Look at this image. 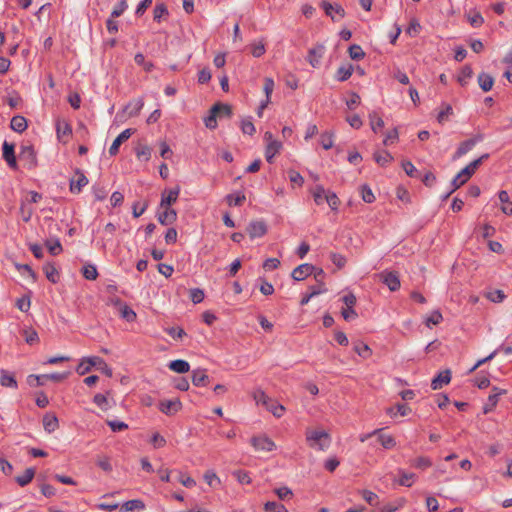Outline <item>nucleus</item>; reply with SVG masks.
<instances>
[{"label":"nucleus","instance_id":"20e7f679","mask_svg":"<svg viewBox=\"0 0 512 512\" xmlns=\"http://www.w3.org/2000/svg\"><path fill=\"white\" fill-rule=\"evenodd\" d=\"M489 158V154L486 153V154H483L482 156H480L479 158L473 160L471 163H469L465 168H463L459 173H458V178H463L464 181H468L473 175L474 173L476 172V170L478 169V167L485 161Z\"/></svg>","mask_w":512,"mask_h":512},{"label":"nucleus","instance_id":"774afa93","mask_svg":"<svg viewBox=\"0 0 512 512\" xmlns=\"http://www.w3.org/2000/svg\"><path fill=\"white\" fill-rule=\"evenodd\" d=\"M127 1L126 0H120V2L114 7L113 11L111 12L112 18L120 17L124 11L127 9Z\"/></svg>","mask_w":512,"mask_h":512},{"label":"nucleus","instance_id":"f8f14e48","mask_svg":"<svg viewBox=\"0 0 512 512\" xmlns=\"http://www.w3.org/2000/svg\"><path fill=\"white\" fill-rule=\"evenodd\" d=\"M321 7L325 11V14L329 16L333 21L336 20V17L334 14L338 15L339 19H342L345 17V10L344 8L339 4H331L327 1L321 2Z\"/></svg>","mask_w":512,"mask_h":512},{"label":"nucleus","instance_id":"f03ea898","mask_svg":"<svg viewBox=\"0 0 512 512\" xmlns=\"http://www.w3.org/2000/svg\"><path fill=\"white\" fill-rule=\"evenodd\" d=\"M264 139L267 142L265 149V158L268 163H273L274 157L278 154L282 148V143L278 140L273 139L271 132L267 131L264 134Z\"/></svg>","mask_w":512,"mask_h":512},{"label":"nucleus","instance_id":"052dcab7","mask_svg":"<svg viewBox=\"0 0 512 512\" xmlns=\"http://www.w3.org/2000/svg\"><path fill=\"white\" fill-rule=\"evenodd\" d=\"M312 194H313L314 201L317 205H320L323 203L325 190L322 185H316L315 188L313 189Z\"/></svg>","mask_w":512,"mask_h":512},{"label":"nucleus","instance_id":"393cba45","mask_svg":"<svg viewBox=\"0 0 512 512\" xmlns=\"http://www.w3.org/2000/svg\"><path fill=\"white\" fill-rule=\"evenodd\" d=\"M498 198L500 202L503 204L501 207V211L506 215L512 214V201L509 199L508 192L505 190H501L498 193Z\"/></svg>","mask_w":512,"mask_h":512},{"label":"nucleus","instance_id":"4c0bfd02","mask_svg":"<svg viewBox=\"0 0 512 512\" xmlns=\"http://www.w3.org/2000/svg\"><path fill=\"white\" fill-rule=\"evenodd\" d=\"M353 73V66L349 64L348 66H341L338 68L336 72V77L339 81H346L351 77Z\"/></svg>","mask_w":512,"mask_h":512},{"label":"nucleus","instance_id":"0eeeda50","mask_svg":"<svg viewBox=\"0 0 512 512\" xmlns=\"http://www.w3.org/2000/svg\"><path fill=\"white\" fill-rule=\"evenodd\" d=\"M484 136L483 134H477L474 137L465 140L460 143L459 147L457 148L453 159H458L465 155L467 152H469L478 142H481L483 140Z\"/></svg>","mask_w":512,"mask_h":512},{"label":"nucleus","instance_id":"0e129e2a","mask_svg":"<svg viewBox=\"0 0 512 512\" xmlns=\"http://www.w3.org/2000/svg\"><path fill=\"white\" fill-rule=\"evenodd\" d=\"M443 317L439 310H435L426 319L425 324L430 327L431 325H437L442 321Z\"/></svg>","mask_w":512,"mask_h":512},{"label":"nucleus","instance_id":"412c9836","mask_svg":"<svg viewBox=\"0 0 512 512\" xmlns=\"http://www.w3.org/2000/svg\"><path fill=\"white\" fill-rule=\"evenodd\" d=\"M451 381V372L450 370H445L439 373L431 382V388L433 390H439L443 387V385L449 384Z\"/></svg>","mask_w":512,"mask_h":512},{"label":"nucleus","instance_id":"e433bc0d","mask_svg":"<svg viewBox=\"0 0 512 512\" xmlns=\"http://www.w3.org/2000/svg\"><path fill=\"white\" fill-rule=\"evenodd\" d=\"M399 475H400V478L398 480V483H399V485L405 486V487H411L412 481L416 478V474L407 473L402 469H399Z\"/></svg>","mask_w":512,"mask_h":512},{"label":"nucleus","instance_id":"b1692460","mask_svg":"<svg viewBox=\"0 0 512 512\" xmlns=\"http://www.w3.org/2000/svg\"><path fill=\"white\" fill-rule=\"evenodd\" d=\"M145 509V504L140 499H133L126 501L122 507L121 512H129V511H142Z\"/></svg>","mask_w":512,"mask_h":512},{"label":"nucleus","instance_id":"4468645a","mask_svg":"<svg viewBox=\"0 0 512 512\" xmlns=\"http://www.w3.org/2000/svg\"><path fill=\"white\" fill-rule=\"evenodd\" d=\"M383 431V428L375 429L372 431V434H376L378 442L384 449L389 450L394 448L396 446L395 438L390 434L384 433Z\"/></svg>","mask_w":512,"mask_h":512},{"label":"nucleus","instance_id":"79ce46f5","mask_svg":"<svg viewBox=\"0 0 512 512\" xmlns=\"http://www.w3.org/2000/svg\"><path fill=\"white\" fill-rule=\"evenodd\" d=\"M473 75V70L470 65H464L458 75V82L464 86L467 83V80L470 79Z\"/></svg>","mask_w":512,"mask_h":512},{"label":"nucleus","instance_id":"c756f323","mask_svg":"<svg viewBox=\"0 0 512 512\" xmlns=\"http://www.w3.org/2000/svg\"><path fill=\"white\" fill-rule=\"evenodd\" d=\"M219 106H212L210 109V114L204 119L205 126L208 129H216L217 127V118L219 114Z\"/></svg>","mask_w":512,"mask_h":512},{"label":"nucleus","instance_id":"338daca9","mask_svg":"<svg viewBox=\"0 0 512 512\" xmlns=\"http://www.w3.org/2000/svg\"><path fill=\"white\" fill-rule=\"evenodd\" d=\"M204 292L199 288H194L190 290V299L194 304L201 303L204 300Z\"/></svg>","mask_w":512,"mask_h":512},{"label":"nucleus","instance_id":"f704fd0d","mask_svg":"<svg viewBox=\"0 0 512 512\" xmlns=\"http://www.w3.org/2000/svg\"><path fill=\"white\" fill-rule=\"evenodd\" d=\"M370 126L373 132L377 133L379 129L384 127L383 119L378 116L375 111L369 113Z\"/></svg>","mask_w":512,"mask_h":512},{"label":"nucleus","instance_id":"8fccbe9b","mask_svg":"<svg viewBox=\"0 0 512 512\" xmlns=\"http://www.w3.org/2000/svg\"><path fill=\"white\" fill-rule=\"evenodd\" d=\"M134 61L137 65L143 66L144 70L147 72H150L154 68L152 62L145 61V56L142 53H137L134 57Z\"/></svg>","mask_w":512,"mask_h":512},{"label":"nucleus","instance_id":"cd10ccee","mask_svg":"<svg viewBox=\"0 0 512 512\" xmlns=\"http://www.w3.org/2000/svg\"><path fill=\"white\" fill-rule=\"evenodd\" d=\"M143 106H144L143 99H141V98L135 99L126 105L125 111L128 112V115L130 117H134L140 113Z\"/></svg>","mask_w":512,"mask_h":512},{"label":"nucleus","instance_id":"c85d7f7f","mask_svg":"<svg viewBox=\"0 0 512 512\" xmlns=\"http://www.w3.org/2000/svg\"><path fill=\"white\" fill-rule=\"evenodd\" d=\"M35 473V468H27L24 471L23 475H19L15 478V481L18 483L19 486L24 487L33 480Z\"/></svg>","mask_w":512,"mask_h":512},{"label":"nucleus","instance_id":"a18cd8bd","mask_svg":"<svg viewBox=\"0 0 512 512\" xmlns=\"http://www.w3.org/2000/svg\"><path fill=\"white\" fill-rule=\"evenodd\" d=\"M82 274L84 278L87 280H96V278L98 277V271L96 267L92 264L83 266Z\"/></svg>","mask_w":512,"mask_h":512},{"label":"nucleus","instance_id":"69168bd1","mask_svg":"<svg viewBox=\"0 0 512 512\" xmlns=\"http://www.w3.org/2000/svg\"><path fill=\"white\" fill-rule=\"evenodd\" d=\"M227 203L229 206H240L242 205V203L245 201V195L243 194H238V195H233V194H229L227 197Z\"/></svg>","mask_w":512,"mask_h":512},{"label":"nucleus","instance_id":"9d476101","mask_svg":"<svg viewBox=\"0 0 512 512\" xmlns=\"http://www.w3.org/2000/svg\"><path fill=\"white\" fill-rule=\"evenodd\" d=\"M247 233L251 239L262 237L267 233V225L263 220H256L249 223Z\"/></svg>","mask_w":512,"mask_h":512},{"label":"nucleus","instance_id":"bf43d9fd","mask_svg":"<svg viewBox=\"0 0 512 512\" xmlns=\"http://www.w3.org/2000/svg\"><path fill=\"white\" fill-rule=\"evenodd\" d=\"M92 192L95 197V200H97V201H103L104 199H106L107 194H108L105 187L100 186V185H94L92 187Z\"/></svg>","mask_w":512,"mask_h":512},{"label":"nucleus","instance_id":"72a5a7b5","mask_svg":"<svg viewBox=\"0 0 512 512\" xmlns=\"http://www.w3.org/2000/svg\"><path fill=\"white\" fill-rule=\"evenodd\" d=\"M118 312L121 316V318H123L124 320H126L127 322H133L136 320V313L134 312V310H132V308H130L126 303H124L119 309H118Z\"/></svg>","mask_w":512,"mask_h":512},{"label":"nucleus","instance_id":"3c124183","mask_svg":"<svg viewBox=\"0 0 512 512\" xmlns=\"http://www.w3.org/2000/svg\"><path fill=\"white\" fill-rule=\"evenodd\" d=\"M136 156L138 159H143L145 161H148L151 157V149L147 145H139L136 148Z\"/></svg>","mask_w":512,"mask_h":512},{"label":"nucleus","instance_id":"2eb2a0df","mask_svg":"<svg viewBox=\"0 0 512 512\" xmlns=\"http://www.w3.org/2000/svg\"><path fill=\"white\" fill-rule=\"evenodd\" d=\"M505 393L506 390L494 387L493 393L488 396L487 402L483 406V413L488 414L489 412H491L496 407L499 401V397Z\"/></svg>","mask_w":512,"mask_h":512},{"label":"nucleus","instance_id":"f3484780","mask_svg":"<svg viewBox=\"0 0 512 512\" xmlns=\"http://www.w3.org/2000/svg\"><path fill=\"white\" fill-rule=\"evenodd\" d=\"M87 363L90 366L97 367L102 373L108 377H112V369L108 366L104 359L98 356L87 357Z\"/></svg>","mask_w":512,"mask_h":512},{"label":"nucleus","instance_id":"a878e982","mask_svg":"<svg viewBox=\"0 0 512 512\" xmlns=\"http://www.w3.org/2000/svg\"><path fill=\"white\" fill-rule=\"evenodd\" d=\"M27 126V120L23 116L16 115L11 119L10 127L15 132L22 133L27 129Z\"/></svg>","mask_w":512,"mask_h":512},{"label":"nucleus","instance_id":"58836bf2","mask_svg":"<svg viewBox=\"0 0 512 512\" xmlns=\"http://www.w3.org/2000/svg\"><path fill=\"white\" fill-rule=\"evenodd\" d=\"M253 398L254 400L256 401L257 404H262L264 405L265 407H268V405L270 404V402H272V399L269 398L266 393L261 390V389H256L254 392H253Z\"/></svg>","mask_w":512,"mask_h":512},{"label":"nucleus","instance_id":"c03bdc74","mask_svg":"<svg viewBox=\"0 0 512 512\" xmlns=\"http://www.w3.org/2000/svg\"><path fill=\"white\" fill-rule=\"evenodd\" d=\"M348 52H349V56L351 59L353 60H361L365 57V52L363 51V49L361 48V46L357 45V44H353L349 47L348 49Z\"/></svg>","mask_w":512,"mask_h":512},{"label":"nucleus","instance_id":"6ab92c4d","mask_svg":"<svg viewBox=\"0 0 512 512\" xmlns=\"http://www.w3.org/2000/svg\"><path fill=\"white\" fill-rule=\"evenodd\" d=\"M209 376L206 373V369L198 368L192 372V383L196 387H204L209 384Z\"/></svg>","mask_w":512,"mask_h":512},{"label":"nucleus","instance_id":"37998d69","mask_svg":"<svg viewBox=\"0 0 512 512\" xmlns=\"http://www.w3.org/2000/svg\"><path fill=\"white\" fill-rule=\"evenodd\" d=\"M452 114H453L452 106L450 104L443 103L442 109L437 115V121L440 124H443L447 120L448 116H450Z\"/></svg>","mask_w":512,"mask_h":512},{"label":"nucleus","instance_id":"5fc2aeb1","mask_svg":"<svg viewBox=\"0 0 512 512\" xmlns=\"http://www.w3.org/2000/svg\"><path fill=\"white\" fill-rule=\"evenodd\" d=\"M20 214L24 222H29L33 214V209L28 206L25 201H22L20 205Z\"/></svg>","mask_w":512,"mask_h":512},{"label":"nucleus","instance_id":"39448f33","mask_svg":"<svg viewBox=\"0 0 512 512\" xmlns=\"http://www.w3.org/2000/svg\"><path fill=\"white\" fill-rule=\"evenodd\" d=\"M251 444L257 451L270 452L276 447L275 443L266 435L254 436Z\"/></svg>","mask_w":512,"mask_h":512},{"label":"nucleus","instance_id":"2f4dec72","mask_svg":"<svg viewBox=\"0 0 512 512\" xmlns=\"http://www.w3.org/2000/svg\"><path fill=\"white\" fill-rule=\"evenodd\" d=\"M0 384L4 387L17 388V381L13 374L8 373L6 370H1Z\"/></svg>","mask_w":512,"mask_h":512},{"label":"nucleus","instance_id":"473e14b6","mask_svg":"<svg viewBox=\"0 0 512 512\" xmlns=\"http://www.w3.org/2000/svg\"><path fill=\"white\" fill-rule=\"evenodd\" d=\"M169 15V11L167 6L164 3L156 4L153 10V19L154 21L160 23L164 17Z\"/></svg>","mask_w":512,"mask_h":512},{"label":"nucleus","instance_id":"09e8293b","mask_svg":"<svg viewBox=\"0 0 512 512\" xmlns=\"http://www.w3.org/2000/svg\"><path fill=\"white\" fill-rule=\"evenodd\" d=\"M374 159L379 165L385 166L393 160V157L389 152L384 151L383 153H375Z\"/></svg>","mask_w":512,"mask_h":512},{"label":"nucleus","instance_id":"7ed1b4c3","mask_svg":"<svg viewBox=\"0 0 512 512\" xmlns=\"http://www.w3.org/2000/svg\"><path fill=\"white\" fill-rule=\"evenodd\" d=\"M379 278L390 291L395 292L400 289L401 282L398 272L385 270L379 274Z\"/></svg>","mask_w":512,"mask_h":512},{"label":"nucleus","instance_id":"e2e57ef3","mask_svg":"<svg viewBox=\"0 0 512 512\" xmlns=\"http://www.w3.org/2000/svg\"><path fill=\"white\" fill-rule=\"evenodd\" d=\"M487 298L494 303H500L506 298V295L502 290L496 289L492 292H489L487 294Z\"/></svg>","mask_w":512,"mask_h":512},{"label":"nucleus","instance_id":"de8ad7c7","mask_svg":"<svg viewBox=\"0 0 512 512\" xmlns=\"http://www.w3.org/2000/svg\"><path fill=\"white\" fill-rule=\"evenodd\" d=\"M363 499L371 506H376L378 504V495L370 490H362L360 491Z\"/></svg>","mask_w":512,"mask_h":512},{"label":"nucleus","instance_id":"9b49d317","mask_svg":"<svg viewBox=\"0 0 512 512\" xmlns=\"http://www.w3.org/2000/svg\"><path fill=\"white\" fill-rule=\"evenodd\" d=\"M181 408L182 403L178 398L173 400H162L159 403V410L168 416L176 414Z\"/></svg>","mask_w":512,"mask_h":512},{"label":"nucleus","instance_id":"7c9ffc66","mask_svg":"<svg viewBox=\"0 0 512 512\" xmlns=\"http://www.w3.org/2000/svg\"><path fill=\"white\" fill-rule=\"evenodd\" d=\"M43 271L46 275V278L52 282V283H57L58 280H59V273H58V270L56 269L55 265L53 263H46L44 266H43Z\"/></svg>","mask_w":512,"mask_h":512},{"label":"nucleus","instance_id":"dca6fc26","mask_svg":"<svg viewBox=\"0 0 512 512\" xmlns=\"http://www.w3.org/2000/svg\"><path fill=\"white\" fill-rule=\"evenodd\" d=\"M134 133V130L131 129V128H128V129H125L124 131H122L117 137L116 139L113 141L112 145L110 146L109 148V154L111 156H115L118 151H119V147L120 145L125 142L126 140H128L131 135Z\"/></svg>","mask_w":512,"mask_h":512},{"label":"nucleus","instance_id":"f257e3e1","mask_svg":"<svg viewBox=\"0 0 512 512\" xmlns=\"http://www.w3.org/2000/svg\"><path fill=\"white\" fill-rule=\"evenodd\" d=\"M305 436L307 444L311 448H317L318 450L324 451L331 444V437L329 433L323 430L307 429Z\"/></svg>","mask_w":512,"mask_h":512},{"label":"nucleus","instance_id":"1a4fd4ad","mask_svg":"<svg viewBox=\"0 0 512 512\" xmlns=\"http://www.w3.org/2000/svg\"><path fill=\"white\" fill-rule=\"evenodd\" d=\"M316 270V267L309 263H304L297 266L291 273V277L295 281H302L306 279L308 276L312 275V273Z\"/></svg>","mask_w":512,"mask_h":512},{"label":"nucleus","instance_id":"aec40b11","mask_svg":"<svg viewBox=\"0 0 512 512\" xmlns=\"http://www.w3.org/2000/svg\"><path fill=\"white\" fill-rule=\"evenodd\" d=\"M158 221L160 224L167 226L173 224L177 220V212L173 208H164V211L158 213Z\"/></svg>","mask_w":512,"mask_h":512},{"label":"nucleus","instance_id":"49530a36","mask_svg":"<svg viewBox=\"0 0 512 512\" xmlns=\"http://www.w3.org/2000/svg\"><path fill=\"white\" fill-rule=\"evenodd\" d=\"M320 144H321V146L325 150H328V149L332 148V146H333V133L329 132V131L323 132L320 135Z\"/></svg>","mask_w":512,"mask_h":512},{"label":"nucleus","instance_id":"bb28decb","mask_svg":"<svg viewBox=\"0 0 512 512\" xmlns=\"http://www.w3.org/2000/svg\"><path fill=\"white\" fill-rule=\"evenodd\" d=\"M168 367L179 374L187 373L190 370V365L187 361L182 359L173 360L169 363Z\"/></svg>","mask_w":512,"mask_h":512},{"label":"nucleus","instance_id":"4d7b16f0","mask_svg":"<svg viewBox=\"0 0 512 512\" xmlns=\"http://www.w3.org/2000/svg\"><path fill=\"white\" fill-rule=\"evenodd\" d=\"M265 512H288L284 505L277 502H267L264 506Z\"/></svg>","mask_w":512,"mask_h":512},{"label":"nucleus","instance_id":"423d86ee","mask_svg":"<svg viewBox=\"0 0 512 512\" xmlns=\"http://www.w3.org/2000/svg\"><path fill=\"white\" fill-rule=\"evenodd\" d=\"M19 158L25 162L28 169H33L37 166L36 152L31 145L21 147Z\"/></svg>","mask_w":512,"mask_h":512},{"label":"nucleus","instance_id":"13d9d810","mask_svg":"<svg viewBox=\"0 0 512 512\" xmlns=\"http://www.w3.org/2000/svg\"><path fill=\"white\" fill-rule=\"evenodd\" d=\"M402 167L409 177L418 178L420 176L418 170L415 168L411 161H403Z\"/></svg>","mask_w":512,"mask_h":512},{"label":"nucleus","instance_id":"680f3d73","mask_svg":"<svg viewBox=\"0 0 512 512\" xmlns=\"http://www.w3.org/2000/svg\"><path fill=\"white\" fill-rule=\"evenodd\" d=\"M14 148H15L14 144L4 141L3 146H2L4 160L15 157Z\"/></svg>","mask_w":512,"mask_h":512},{"label":"nucleus","instance_id":"4be33fe9","mask_svg":"<svg viewBox=\"0 0 512 512\" xmlns=\"http://www.w3.org/2000/svg\"><path fill=\"white\" fill-rule=\"evenodd\" d=\"M43 427L44 430L48 433L54 432L59 427L58 418L55 414H46L43 417Z\"/></svg>","mask_w":512,"mask_h":512},{"label":"nucleus","instance_id":"6e6552de","mask_svg":"<svg viewBox=\"0 0 512 512\" xmlns=\"http://www.w3.org/2000/svg\"><path fill=\"white\" fill-rule=\"evenodd\" d=\"M180 193V187L176 186L175 188L164 190L161 195V208H171V206L176 203L178 196Z\"/></svg>","mask_w":512,"mask_h":512},{"label":"nucleus","instance_id":"a211bd4d","mask_svg":"<svg viewBox=\"0 0 512 512\" xmlns=\"http://www.w3.org/2000/svg\"><path fill=\"white\" fill-rule=\"evenodd\" d=\"M75 174L78 176V178L77 180H70V191L72 193H80L82 187L88 184V179L80 169H76Z\"/></svg>","mask_w":512,"mask_h":512},{"label":"nucleus","instance_id":"c9c22d12","mask_svg":"<svg viewBox=\"0 0 512 512\" xmlns=\"http://www.w3.org/2000/svg\"><path fill=\"white\" fill-rule=\"evenodd\" d=\"M45 246L53 256L59 255L63 251L62 245L57 238L54 240H46Z\"/></svg>","mask_w":512,"mask_h":512},{"label":"nucleus","instance_id":"5701e85b","mask_svg":"<svg viewBox=\"0 0 512 512\" xmlns=\"http://www.w3.org/2000/svg\"><path fill=\"white\" fill-rule=\"evenodd\" d=\"M477 81H478L480 88L484 92L490 91L494 84L493 77L485 72H482L478 75Z\"/></svg>","mask_w":512,"mask_h":512},{"label":"nucleus","instance_id":"864d4df0","mask_svg":"<svg viewBox=\"0 0 512 512\" xmlns=\"http://www.w3.org/2000/svg\"><path fill=\"white\" fill-rule=\"evenodd\" d=\"M106 424L111 428L113 432H120L128 429V425L119 420H106Z\"/></svg>","mask_w":512,"mask_h":512},{"label":"nucleus","instance_id":"6e6d98bb","mask_svg":"<svg viewBox=\"0 0 512 512\" xmlns=\"http://www.w3.org/2000/svg\"><path fill=\"white\" fill-rule=\"evenodd\" d=\"M361 197L366 203H373L375 201V196L368 185L361 186Z\"/></svg>","mask_w":512,"mask_h":512},{"label":"nucleus","instance_id":"a19ab883","mask_svg":"<svg viewBox=\"0 0 512 512\" xmlns=\"http://www.w3.org/2000/svg\"><path fill=\"white\" fill-rule=\"evenodd\" d=\"M56 130L58 137L69 136L72 134L71 126L66 121L58 120L56 123Z\"/></svg>","mask_w":512,"mask_h":512},{"label":"nucleus","instance_id":"ddd939ff","mask_svg":"<svg viewBox=\"0 0 512 512\" xmlns=\"http://www.w3.org/2000/svg\"><path fill=\"white\" fill-rule=\"evenodd\" d=\"M325 53V46L323 44H317L315 47L308 51L307 61L309 64L316 68L320 64V60Z\"/></svg>","mask_w":512,"mask_h":512},{"label":"nucleus","instance_id":"ea45409f","mask_svg":"<svg viewBox=\"0 0 512 512\" xmlns=\"http://www.w3.org/2000/svg\"><path fill=\"white\" fill-rule=\"evenodd\" d=\"M354 351L362 358L367 359L372 355V350L367 344L362 342L354 345Z\"/></svg>","mask_w":512,"mask_h":512},{"label":"nucleus","instance_id":"603ef678","mask_svg":"<svg viewBox=\"0 0 512 512\" xmlns=\"http://www.w3.org/2000/svg\"><path fill=\"white\" fill-rule=\"evenodd\" d=\"M432 465L431 460L428 457L420 456L413 460L412 466L417 469H426Z\"/></svg>","mask_w":512,"mask_h":512}]
</instances>
